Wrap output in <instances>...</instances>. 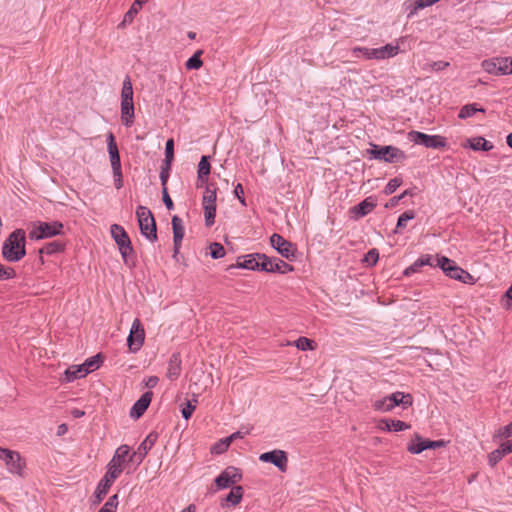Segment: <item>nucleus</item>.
<instances>
[{
	"label": "nucleus",
	"instance_id": "nucleus-1",
	"mask_svg": "<svg viewBox=\"0 0 512 512\" xmlns=\"http://www.w3.org/2000/svg\"><path fill=\"white\" fill-rule=\"evenodd\" d=\"M25 254V232L22 229H17L5 240L2 247V255L9 262H17Z\"/></svg>",
	"mask_w": 512,
	"mask_h": 512
},
{
	"label": "nucleus",
	"instance_id": "nucleus-2",
	"mask_svg": "<svg viewBox=\"0 0 512 512\" xmlns=\"http://www.w3.org/2000/svg\"><path fill=\"white\" fill-rule=\"evenodd\" d=\"M133 87L129 76H126L121 90V122L125 127H131L134 123Z\"/></svg>",
	"mask_w": 512,
	"mask_h": 512
},
{
	"label": "nucleus",
	"instance_id": "nucleus-3",
	"mask_svg": "<svg viewBox=\"0 0 512 512\" xmlns=\"http://www.w3.org/2000/svg\"><path fill=\"white\" fill-rule=\"evenodd\" d=\"M203 187L205 188L202 198L205 224L210 227L215 222L217 187L214 183L204 184Z\"/></svg>",
	"mask_w": 512,
	"mask_h": 512
},
{
	"label": "nucleus",
	"instance_id": "nucleus-4",
	"mask_svg": "<svg viewBox=\"0 0 512 512\" xmlns=\"http://www.w3.org/2000/svg\"><path fill=\"white\" fill-rule=\"evenodd\" d=\"M141 234L152 242L157 240V226L151 211L144 206L136 210Z\"/></svg>",
	"mask_w": 512,
	"mask_h": 512
},
{
	"label": "nucleus",
	"instance_id": "nucleus-5",
	"mask_svg": "<svg viewBox=\"0 0 512 512\" xmlns=\"http://www.w3.org/2000/svg\"><path fill=\"white\" fill-rule=\"evenodd\" d=\"M408 138L415 144L423 145L426 148H445L447 145L446 138L441 135H428L419 131H410Z\"/></svg>",
	"mask_w": 512,
	"mask_h": 512
},
{
	"label": "nucleus",
	"instance_id": "nucleus-6",
	"mask_svg": "<svg viewBox=\"0 0 512 512\" xmlns=\"http://www.w3.org/2000/svg\"><path fill=\"white\" fill-rule=\"evenodd\" d=\"M63 224L59 221L40 222L29 232L30 239L39 240L62 234Z\"/></svg>",
	"mask_w": 512,
	"mask_h": 512
},
{
	"label": "nucleus",
	"instance_id": "nucleus-7",
	"mask_svg": "<svg viewBox=\"0 0 512 512\" xmlns=\"http://www.w3.org/2000/svg\"><path fill=\"white\" fill-rule=\"evenodd\" d=\"M110 232L112 238L119 248L122 257L125 261H127L128 256L133 253L131 240L127 232L121 225L118 224L111 225Z\"/></svg>",
	"mask_w": 512,
	"mask_h": 512
},
{
	"label": "nucleus",
	"instance_id": "nucleus-8",
	"mask_svg": "<svg viewBox=\"0 0 512 512\" xmlns=\"http://www.w3.org/2000/svg\"><path fill=\"white\" fill-rule=\"evenodd\" d=\"M375 159L384 160L388 163H394L406 159L404 151L394 146L378 147L373 145V149L369 151Z\"/></svg>",
	"mask_w": 512,
	"mask_h": 512
},
{
	"label": "nucleus",
	"instance_id": "nucleus-9",
	"mask_svg": "<svg viewBox=\"0 0 512 512\" xmlns=\"http://www.w3.org/2000/svg\"><path fill=\"white\" fill-rule=\"evenodd\" d=\"M271 246L277 252L288 260H293L296 257V247L293 243L286 240L280 234L274 233L270 237Z\"/></svg>",
	"mask_w": 512,
	"mask_h": 512
},
{
	"label": "nucleus",
	"instance_id": "nucleus-10",
	"mask_svg": "<svg viewBox=\"0 0 512 512\" xmlns=\"http://www.w3.org/2000/svg\"><path fill=\"white\" fill-rule=\"evenodd\" d=\"M241 479V471L238 468L230 466L222 471L218 477H216L215 484L218 489H225L237 484L241 481Z\"/></svg>",
	"mask_w": 512,
	"mask_h": 512
},
{
	"label": "nucleus",
	"instance_id": "nucleus-11",
	"mask_svg": "<svg viewBox=\"0 0 512 512\" xmlns=\"http://www.w3.org/2000/svg\"><path fill=\"white\" fill-rule=\"evenodd\" d=\"M117 479V471L113 469L110 472H106L104 477L100 480V482L97 485V488L94 492V499L93 504L98 505L102 502L104 497L107 495L110 487L114 483V481Z\"/></svg>",
	"mask_w": 512,
	"mask_h": 512
},
{
	"label": "nucleus",
	"instance_id": "nucleus-12",
	"mask_svg": "<svg viewBox=\"0 0 512 512\" xmlns=\"http://www.w3.org/2000/svg\"><path fill=\"white\" fill-rule=\"evenodd\" d=\"M144 329L139 319H135L127 338V344L131 352L138 351L144 342Z\"/></svg>",
	"mask_w": 512,
	"mask_h": 512
},
{
	"label": "nucleus",
	"instance_id": "nucleus-13",
	"mask_svg": "<svg viewBox=\"0 0 512 512\" xmlns=\"http://www.w3.org/2000/svg\"><path fill=\"white\" fill-rule=\"evenodd\" d=\"M259 460L274 464L281 472H286L287 470L288 457L286 452L283 450H273L262 453Z\"/></svg>",
	"mask_w": 512,
	"mask_h": 512
},
{
	"label": "nucleus",
	"instance_id": "nucleus-14",
	"mask_svg": "<svg viewBox=\"0 0 512 512\" xmlns=\"http://www.w3.org/2000/svg\"><path fill=\"white\" fill-rule=\"evenodd\" d=\"M158 437V433L155 431L149 433L147 437L144 439V441L138 447V450L133 453V455L130 458V461L141 463L144 457L148 454L151 448L158 441Z\"/></svg>",
	"mask_w": 512,
	"mask_h": 512
},
{
	"label": "nucleus",
	"instance_id": "nucleus-15",
	"mask_svg": "<svg viewBox=\"0 0 512 512\" xmlns=\"http://www.w3.org/2000/svg\"><path fill=\"white\" fill-rule=\"evenodd\" d=\"M130 448L127 445H121L117 448L113 458L108 464L107 472L112 471L115 469L117 471V478L120 476V474L123 471V464L126 461V457L129 455Z\"/></svg>",
	"mask_w": 512,
	"mask_h": 512
},
{
	"label": "nucleus",
	"instance_id": "nucleus-16",
	"mask_svg": "<svg viewBox=\"0 0 512 512\" xmlns=\"http://www.w3.org/2000/svg\"><path fill=\"white\" fill-rule=\"evenodd\" d=\"M152 399V392H145L131 407L130 417L133 419L140 418L147 410Z\"/></svg>",
	"mask_w": 512,
	"mask_h": 512
},
{
	"label": "nucleus",
	"instance_id": "nucleus-17",
	"mask_svg": "<svg viewBox=\"0 0 512 512\" xmlns=\"http://www.w3.org/2000/svg\"><path fill=\"white\" fill-rule=\"evenodd\" d=\"M211 173V165L208 156H202L198 164L197 171V188H203L204 184L208 183V178Z\"/></svg>",
	"mask_w": 512,
	"mask_h": 512
},
{
	"label": "nucleus",
	"instance_id": "nucleus-18",
	"mask_svg": "<svg viewBox=\"0 0 512 512\" xmlns=\"http://www.w3.org/2000/svg\"><path fill=\"white\" fill-rule=\"evenodd\" d=\"M181 364H182V360H181L180 354L179 353L172 354L168 361V365H167V369H166V378L169 379L170 381L176 380L180 376L181 371H182Z\"/></svg>",
	"mask_w": 512,
	"mask_h": 512
},
{
	"label": "nucleus",
	"instance_id": "nucleus-19",
	"mask_svg": "<svg viewBox=\"0 0 512 512\" xmlns=\"http://www.w3.org/2000/svg\"><path fill=\"white\" fill-rule=\"evenodd\" d=\"M5 464L10 473L22 476V472L25 468V461L18 452L12 451L6 459Z\"/></svg>",
	"mask_w": 512,
	"mask_h": 512
},
{
	"label": "nucleus",
	"instance_id": "nucleus-20",
	"mask_svg": "<svg viewBox=\"0 0 512 512\" xmlns=\"http://www.w3.org/2000/svg\"><path fill=\"white\" fill-rule=\"evenodd\" d=\"M107 148L110 156V162L112 169L121 168V160L119 150L115 141V137L112 132L107 136Z\"/></svg>",
	"mask_w": 512,
	"mask_h": 512
},
{
	"label": "nucleus",
	"instance_id": "nucleus-21",
	"mask_svg": "<svg viewBox=\"0 0 512 512\" xmlns=\"http://www.w3.org/2000/svg\"><path fill=\"white\" fill-rule=\"evenodd\" d=\"M376 207V202L372 197H367L358 205L351 208V213L355 214L356 218L364 217Z\"/></svg>",
	"mask_w": 512,
	"mask_h": 512
},
{
	"label": "nucleus",
	"instance_id": "nucleus-22",
	"mask_svg": "<svg viewBox=\"0 0 512 512\" xmlns=\"http://www.w3.org/2000/svg\"><path fill=\"white\" fill-rule=\"evenodd\" d=\"M389 405H391V409L396 406H402L403 408H408L413 403V398L410 394H405L403 392H395L388 396Z\"/></svg>",
	"mask_w": 512,
	"mask_h": 512
},
{
	"label": "nucleus",
	"instance_id": "nucleus-23",
	"mask_svg": "<svg viewBox=\"0 0 512 512\" xmlns=\"http://www.w3.org/2000/svg\"><path fill=\"white\" fill-rule=\"evenodd\" d=\"M411 426L401 420L382 419L378 424V428L385 431H403L409 429Z\"/></svg>",
	"mask_w": 512,
	"mask_h": 512
},
{
	"label": "nucleus",
	"instance_id": "nucleus-24",
	"mask_svg": "<svg viewBox=\"0 0 512 512\" xmlns=\"http://www.w3.org/2000/svg\"><path fill=\"white\" fill-rule=\"evenodd\" d=\"M425 265H429L431 267H437L436 257H432L430 255H424L418 258L411 266L406 268L404 271L405 275H410L412 273L418 272L419 269Z\"/></svg>",
	"mask_w": 512,
	"mask_h": 512
},
{
	"label": "nucleus",
	"instance_id": "nucleus-25",
	"mask_svg": "<svg viewBox=\"0 0 512 512\" xmlns=\"http://www.w3.org/2000/svg\"><path fill=\"white\" fill-rule=\"evenodd\" d=\"M244 490L242 486H233L228 495L222 500L221 506H236L243 498Z\"/></svg>",
	"mask_w": 512,
	"mask_h": 512
},
{
	"label": "nucleus",
	"instance_id": "nucleus-26",
	"mask_svg": "<svg viewBox=\"0 0 512 512\" xmlns=\"http://www.w3.org/2000/svg\"><path fill=\"white\" fill-rule=\"evenodd\" d=\"M399 53V45L387 44L380 48H374V59L383 60L392 58Z\"/></svg>",
	"mask_w": 512,
	"mask_h": 512
},
{
	"label": "nucleus",
	"instance_id": "nucleus-27",
	"mask_svg": "<svg viewBox=\"0 0 512 512\" xmlns=\"http://www.w3.org/2000/svg\"><path fill=\"white\" fill-rule=\"evenodd\" d=\"M444 273L455 280H459L463 283H468L472 280V276L470 273L459 267L457 264L453 266V268H444Z\"/></svg>",
	"mask_w": 512,
	"mask_h": 512
},
{
	"label": "nucleus",
	"instance_id": "nucleus-28",
	"mask_svg": "<svg viewBox=\"0 0 512 512\" xmlns=\"http://www.w3.org/2000/svg\"><path fill=\"white\" fill-rule=\"evenodd\" d=\"M463 147H469L472 150L478 151H490L493 148V145L485 140L483 137H474L471 139H467L463 144Z\"/></svg>",
	"mask_w": 512,
	"mask_h": 512
},
{
	"label": "nucleus",
	"instance_id": "nucleus-29",
	"mask_svg": "<svg viewBox=\"0 0 512 512\" xmlns=\"http://www.w3.org/2000/svg\"><path fill=\"white\" fill-rule=\"evenodd\" d=\"M173 234H174V245L177 251L184 236V227L182 220L178 216L172 218Z\"/></svg>",
	"mask_w": 512,
	"mask_h": 512
},
{
	"label": "nucleus",
	"instance_id": "nucleus-30",
	"mask_svg": "<svg viewBox=\"0 0 512 512\" xmlns=\"http://www.w3.org/2000/svg\"><path fill=\"white\" fill-rule=\"evenodd\" d=\"M88 374L87 369H84L83 365L71 366L64 373V381L72 382L76 379L83 378Z\"/></svg>",
	"mask_w": 512,
	"mask_h": 512
},
{
	"label": "nucleus",
	"instance_id": "nucleus-31",
	"mask_svg": "<svg viewBox=\"0 0 512 512\" xmlns=\"http://www.w3.org/2000/svg\"><path fill=\"white\" fill-rule=\"evenodd\" d=\"M64 244L60 242L59 240H54L52 242H49L45 244L40 250V254H47L52 255L55 253H59L64 250Z\"/></svg>",
	"mask_w": 512,
	"mask_h": 512
},
{
	"label": "nucleus",
	"instance_id": "nucleus-32",
	"mask_svg": "<svg viewBox=\"0 0 512 512\" xmlns=\"http://www.w3.org/2000/svg\"><path fill=\"white\" fill-rule=\"evenodd\" d=\"M425 440L419 434H415V440L407 445V450L411 454H419L425 450Z\"/></svg>",
	"mask_w": 512,
	"mask_h": 512
},
{
	"label": "nucleus",
	"instance_id": "nucleus-33",
	"mask_svg": "<svg viewBox=\"0 0 512 512\" xmlns=\"http://www.w3.org/2000/svg\"><path fill=\"white\" fill-rule=\"evenodd\" d=\"M476 112L484 113L485 110L482 107H477V104H475V103L466 104L460 109L458 117L460 119H466V118L473 116Z\"/></svg>",
	"mask_w": 512,
	"mask_h": 512
},
{
	"label": "nucleus",
	"instance_id": "nucleus-34",
	"mask_svg": "<svg viewBox=\"0 0 512 512\" xmlns=\"http://www.w3.org/2000/svg\"><path fill=\"white\" fill-rule=\"evenodd\" d=\"M258 254L248 255L242 262L237 263V267L245 268L249 270L259 269V259Z\"/></svg>",
	"mask_w": 512,
	"mask_h": 512
},
{
	"label": "nucleus",
	"instance_id": "nucleus-35",
	"mask_svg": "<svg viewBox=\"0 0 512 512\" xmlns=\"http://www.w3.org/2000/svg\"><path fill=\"white\" fill-rule=\"evenodd\" d=\"M259 270L266 272H274V264L276 258H269L265 254H258Z\"/></svg>",
	"mask_w": 512,
	"mask_h": 512
},
{
	"label": "nucleus",
	"instance_id": "nucleus-36",
	"mask_svg": "<svg viewBox=\"0 0 512 512\" xmlns=\"http://www.w3.org/2000/svg\"><path fill=\"white\" fill-rule=\"evenodd\" d=\"M202 53H203L202 50H198L197 52H195V54L186 61V63H185L186 69L197 70V69L201 68L203 65V62L201 60Z\"/></svg>",
	"mask_w": 512,
	"mask_h": 512
},
{
	"label": "nucleus",
	"instance_id": "nucleus-37",
	"mask_svg": "<svg viewBox=\"0 0 512 512\" xmlns=\"http://www.w3.org/2000/svg\"><path fill=\"white\" fill-rule=\"evenodd\" d=\"M498 57L484 60L481 64L482 68L489 74L501 75L498 71Z\"/></svg>",
	"mask_w": 512,
	"mask_h": 512
},
{
	"label": "nucleus",
	"instance_id": "nucleus-38",
	"mask_svg": "<svg viewBox=\"0 0 512 512\" xmlns=\"http://www.w3.org/2000/svg\"><path fill=\"white\" fill-rule=\"evenodd\" d=\"M141 7L142 5L136 4L135 1L130 7V9L125 13L123 21L120 25L125 26L127 24H130L134 20L135 16L138 14Z\"/></svg>",
	"mask_w": 512,
	"mask_h": 512
},
{
	"label": "nucleus",
	"instance_id": "nucleus-39",
	"mask_svg": "<svg viewBox=\"0 0 512 512\" xmlns=\"http://www.w3.org/2000/svg\"><path fill=\"white\" fill-rule=\"evenodd\" d=\"M295 346L301 350H314L315 349V343L313 340L307 338V337H299L295 342Z\"/></svg>",
	"mask_w": 512,
	"mask_h": 512
},
{
	"label": "nucleus",
	"instance_id": "nucleus-40",
	"mask_svg": "<svg viewBox=\"0 0 512 512\" xmlns=\"http://www.w3.org/2000/svg\"><path fill=\"white\" fill-rule=\"evenodd\" d=\"M102 363L101 356L95 355L89 359H87L82 365L84 369H87L88 373L98 369L100 367V364Z\"/></svg>",
	"mask_w": 512,
	"mask_h": 512
},
{
	"label": "nucleus",
	"instance_id": "nucleus-41",
	"mask_svg": "<svg viewBox=\"0 0 512 512\" xmlns=\"http://www.w3.org/2000/svg\"><path fill=\"white\" fill-rule=\"evenodd\" d=\"M174 159V140L168 139L165 145V163L167 165V169H169L170 164Z\"/></svg>",
	"mask_w": 512,
	"mask_h": 512
},
{
	"label": "nucleus",
	"instance_id": "nucleus-42",
	"mask_svg": "<svg viewBox=\"0 0 512 512\" xmlns=\"http://www.w3.org/2000/svg\"><path fill=\"white\" fill-rule=\"evenodd\" d=\"M230 445L231 443L227 440V438L220 439L211 447V453L222 454L227 451Z\"/></svg>",
	"mask_w": 512,
	"mask_h": 512
},
{
	"label": "nucleus",
	"instance_id": "nucleus-43",
	"mask_svg": "<svg viewBox=\"0 0 512 512\" xmlns=\"http://www.w3.org/2000/svg\"><path fill=\"white\" fill-rule=\"evenodd\" d=\"M293 270H294V267L292 265L286 263L285 261H283L281 259L276 258V261L274 264V272L286 274L288 272H292Z\"/></svg>",
	"mask_w": 512,
	"mask_h": 512
},
{
	"label": "nucleus",
	"instance_id": "nucleus-44",
	"mask_svg": "<svg viewBox=\"0 0 512 512\" xmlns=\"http://www.w3.org/2000/svg\"><path fill=\"white\" fill-rule=\"evenodd\" d=\"M414 212L411 211V210H408V211H405L403 212L399 218H398V221H397V225H396V228L397 229H403L407 226V222L411 219L414 218Z\"/></svg>",
	"mask_w": 512,
	"mask_h": 512
},
{
	"label": "nucleus",
	"instance_id": "nucleus-45",
	"mask_svg": "<svg viewBox=\"0 0 512 512\" xmlns=\"http://www.w3.org/2000/svg\"><path fill=\"white\" fill-rule=\"evenodd\" d=\"M498 71L501 75L512 74L510 65H509V57H498Z\"/></svg>",
	"mask_w": 512,
	"mask_h": 512
},
{
	"label": "nucleus",
	"instance_id": "nucleus-46",
	"mask_svg": "<svg viewBox=\"0 0 512 512\" xmlns=\"http://www.w3.org/2000/svg\"><path fill=\"white\" fill-rule=\"evenodd\" d=\"M209 248L212 258L219 259L225 256V249L221 244L215 242L212 243Z\"/></svg>",
	"mask_w": 512,
	"mask_h": 512
},
{
	"label": "nucleus",
	"instance_id": "nucleus-47",
	"mask_svg": "<svg viewBox=\"0 0 512 512\" xmlns=\"http://www.w3.org/2000/svg\"><path fill=\"white\" fill-rule=\"evenodd\" d=\"M352 51L356 57L362 54L366 59H374V48L354 47Z\"/></svg>",
	"mask_w": 512,
	"mask_h": 512
},
{
	"label": "nucleus",
	"instance_id": "nucleus-48",
	"mask_svg": "<svg viewBox=\"0 0 512 512\" xmlns=\"http://www.w3.org/2000/svg\"><path fill=\"white\" fill-rule=\"evenodd\" d=\"M379 259V253L377 249L369 250L363 259V262L367 263L369 266H374Z\"/></svg>",
	"mask_w": 512,
	"mask_h": 512
},
{
	"label": "nucleus",
	"instance_id": "nucleus-49",
	"mask_svg": "<svg viewBox=\"0 0 512 512\" xmlns=\"http://www.w3.org/2000/svg\"><path fill=\"white\" fill-rule=\"evenodd\" d=\"M373 408L378 411H384L388 412L391 411V405H389L388 396L384 397L383 399L376 400L373 403Z\"/></svg>",
	"mask_w": 512,
	"mask_h": 512
},
{
	"label": "nucleus",
	"instance_id": "nucleus-50",
	"mask_svg": "<svg viewBox=\"0 0 512 512\" xmlns=\"http://www.w3.org/2000/svg\"><path fill=\"white\" fill-rule=\"evenodd\" d=\"M503 457V452L500 450V448H498L488 455V462L491 467H494L497 463H499L502 460Z\"/></svg>",
	"mask_w": 512,
	"mask_h": 512
},
{
	"label": "nucleus",
	"instance_id": "nucleus-51",
	"mask_svg": "<svg viewBox=\"0 0 512 512\" xmlns=\"http://www.w3.org/2000/svg\"><path fill=\"white\" fill-rule=\"evenodd\" d=\"M16 275L15 270L11 267H6L0 263V281L14 278Z\"/></svg>",
	"mask_w": 512,
	"mask_h": 512
},
{
	"label": "nucleus",
	"instance_id": "nucleus-52",
	"mask_svg": "<svg viewBox=\"0 0 512 512\" xmlns=\"http://www.w3.org/2000/svg\"><path fill=\"white\" fill-rule=\"evenodd\" d=\"M436 264L438 265L437 267H440L443 271H444V268H453V266L456 265V263L453 260H451L445 256H441V257L437 256Z\"/></svg>",
	"mask_w": 512,
	"mask_h": 512
},
{
	"label": "nucleus",
	"instance_id": "nucleus-53",
	"mask_svg": "<svg viewBox=\"0 0 512 512\" xmlns=\"http://www.w3.org/2000/svg\"><path fill=\"white\" fill-rule=\"evenodd\" d=\"M401 185V180L398 178L391 179L385 187V194L390 195L396 191Z\"/></svg>",
	"mask_w": 512,
	"mask_h": 512
},
{
	"label": "nucleus",
	"instance_id": "nucleus-54",
	"mask_svg": "<svg viewBox=\"0 0 512 512\" xmlns=\"http://www.w3.org/2000/svg\"><path fill=\"white\" fill-rule=\"evenodd\" d=\"M112 170H113V178H114L115 188L120 189L123 187L122 170H121V168L112 169Z\"/></svg>",
	"mask_w": 512,
	"mask_h": 512
},
{
	"label": "nucleus",
	"instance_id": "nucleus-55",
	"mask_svg": "<svg viewBox=\"0 0 512 512\" xmlns=\"http://www.w3.org/2000/svg\"><path fill=\"white\" fill-rule=\"evenodd\" d=\"M497 435L499 437L508 438L512 436V425L509 423L501 428H499Z\"/></svg>",
	"mask_w": 512,
	"mask_h": 512
},
{
	"label": "nucleus",
	"instance_id": "nucleus-56",
	"mask_svg": "<svg viewBox=\"0 0 512 512\" xmlns=\"http://www.w3.org/2000/svg\"><path fill=\"white\" fill-rule=\"evenodd\" d=\"M449 65V62L435 61L429 65V68L433 71H441L446 69Z\"/></svg>",
	"mask_w": 512,
	"mask_h": 512
},
{
	"label": "nucleus",
	"instance_id": "nucleus-57",
	"mask_svg": "<svg viewBox=\"0 0 512 512\" xmlns=\"http://www.w3.org/2000/svg\"><path fill=\"white\" fill-rule=\"evenodd\" d=\"M234 193H235V196L239 199L240 203L245 206L246 203H245V198H244V190L240 183H238L235 186Z\"/></svg>",
	"mask_w": 512,
	"mask_h": 512
},
{
	"label": "nucleus",
	"instance_id": "nucleus-58",
	"mask_svg": "<svg viewBox=\"0 0 512 512\" xmlns=\"http://www.w3.org/2000/svg\"><path fill=\"white\" fill-rule=\"evenodd\" d=\"M195 410V405H193L190 401L187 402V405L182 409V416L185 419H189Z\"/></svg>",
	"mask_w": 512,
	"mask_h": 512
},
{
	"label": "nucleus",
	"instance_id": "nucleus-59",
	"mask_svg": "<svg viewBox=\"0 0 512 512\" xmlns=\"http://www.w3.org/2000/svg\"><path fill=\"white\" fill-rule=\"evenodd\" d=\"M442 446H444V441L443 440H437V441H432V440H429V439L425 440V450L426 449H435V448H439V447H442Z\"/></svg>",
	"mask_w": 512,
	"mask_h": 512
},
{
	"label": "nucleus",
	"instance_id": "nucleus-60",
	"mask_svg": "<svg viewBox=\"0 0 512 512\" xmlns=\"http://www.w3.org/2000/svg\"><path fill=\"white\" fill-rule=\"evenodd\" d=\"M162 201L164 202V204L166 205V207L168 209H172L173 207V202L167 192V189L165 187L162 188Z\"/></svg>",
	"mask_w": 512,
	"mask_h": 512
},
{
	"label": "nucleus",
	"instance_id": "nucleus-61",
	"mask_svg": "<svg viewBox=\"0 0 512 512\" xmlns=\"http://www.w3.org/2000/svg\"><path fill=\"white\" fill-rule=\"evenodd\" d=\"M105 504L108 505L109 507L113 508L114 510H116L117 506H118V495L114 494L111 497H109V499L107 500V502Z\"/></svg>",
	"mask_w": 512,
	"mask_h": 512
},
{
	"label": "nucleus",
	"instance_id": "nucleus-62",
	"mask_svg": "<svg viewBox=\"0 0 512 512\" xmlns=\"http://www.w3.org/2000/svg\"><path fill=\"white\" fill-rule=\"evenodd\" d=\"M500 450L503 452V455L505 456L506 454L508 453H511L512 452V442H506V443H503L501 446H500Z\"/></svg>",
	"mask_w": 512,
	"mask_h": 512
},
{
	"label": "nucleus",
	"instance_id": "nucleus-63",
	"mask_svg": "<svg viewBox=\"0 0 512 512\" xmlns=\"http://www.w3.org/2000/svg\"><path fill=\"white\" fill-rule=\"evenodd\" d=\"M11 452L12 450L0 447V460H3L5 462L8 456L11 454Z\"/></svg>",
	"mask_w": 512,
	"mask_h": 512
},
{
	"label": "nucleus",
	"instance_id": "nucleus-64",
	"mask_svg": "<svg viewBox=\"0 0 512 512\" xmlns=\"http://www.w3.org/2000/svg\"><path fill=\"white\" fill-rule=\"evenodd\" d=\"M68 431V426L66 424H60L57 428V435L58 436H62L64 434H66Z\"/></svg>",
	"mask_w": 512,
	"mask_h": 512
}]
</instances>
